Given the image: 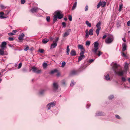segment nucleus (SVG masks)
I'll return each mask as SVG.
<instances>
[{
    "mask_svg": "<svg viewBox=\"0 0 130 130\" xmlns=\"http://www.w3.org/2000/svg\"><path fill=\"white\" fill-rule=\"evenodd\" d=\"M77 74L76 72L75 71H72L70 73L69 76H71L73 75H76Z\"/></svg>",
    "mask_w": 130,
    "mask_h": 130,
    "instance_id": "obj_17",
    "label": "nucleus"
},
{
    "mask_svg": "<svg viewBox=\"0 0 130 130\" xmlns=\"http://www.w3.org/2000/svg\"><path fill=\"white\" fill-rule=\"evenodd\" d=\"M101 24V22L100 21L96 25V27L98 28H99L100 27V25Z\"/></svg>",
    "mask_w": 130,
    "mask_h": 130,
    "instance_id": "obj_33",
    "label": "nucleus"
},
{
    "mask_svg": "<svg viewBox=\"0 0 130 130\" xmlns=\"http://www.w3.org/2000/svg\"><path fill=\"white\" fill-rule=\"evenodd\" d=\"M56 103L55 101H54L48 103L46 106V108H47V110H50L51 107H53L56 105Z\"/></svg>",
    "mask_w": 130,
    "mask_h": 130,
    "instance_id": "obj_3",
    "label": "nucleus"
},
{
    "mask_svg": "<svg viewBox=\"0 0 130 130\" xmlns=\"http://www.w3.org/2000/svg\"><path fill=\"white\" fill-rule=\"evenodd\" d=\"M76 5H77V2H76L73 4V5L72 7V10H73L75 9V8L76 7Z\"/></svg>",
    "mask_w": 130,
    "mask_h": 130,
    "instance_id": "obj_26",
    "label": "nucleus"
},
{
    "mask_svg": "<svg viewBox=\"0 0 130 130\" xmlns=\"http://www.w3.org/2000/svg\"><path fill=\"white\" fill-rule=\"evenodd\" d=\"M58 18V16L56 15H55L54 16V19L53 20H54L55 21H56Z\"/></svg>",
    "mask_w": 130,
    "mask_h": 130,
    "instance_id": "obj_41",
    "label": "nucleus"
},
{
    "mask_svg": "<svg viewBox=\"0 0 130 130\" xmlns=\"http://www.w3.org/2000/svg\"><path fill=\"white\" fill-rule=\"evenodd\" d=\"M9 40L10 41H12L13 40V38L9 37Z\"/></svg>",
    "mask_w": 130,
    "mask_h": 130,
    "instance_id": "obj_60",
    "label": "nucleus"
},
{
    "mask_svg": "<svg viewBox=\"0 0 130 130\" xmlns=\"http://www.w3.org/2000/svg\"><path fill=\"white\" fill-rule=\"evenodd\" d=\"M66 50V53H67V54L68 55H69L70 52V48L69 45H67V46Z\"/></svg>",
    "mask_w": 130,
    "mask_h": 130,
    "instance_id": "obj_24",
    "label": "nucleus"
},
{
    "mask_svg": "<svg viewBox=\"0 0 130 130\" xmlns=\"http://www.w3.org/2000/svg\"><path fill=\"white\" fill-rule=\"evenodd\" d=\"M40 9L38 7H34L32 8L30 10V11L32 13L37 12Z\"/></svg>",
    "mask_w": 130,
    "mask_h": 130,
    "instance_id": "obj_9",
    "label": "nucleus"
},
{
    "mask_svg": "<svg viewBox=\"0 0 130 130\" xmlns=\"http://www.w3.org/2000/svg\"><path fill=\"white\" fill-rule=\"evenodd\" d=\"M44 50L42 49H39L38 51V52H40L41 53H43L44 52Z\"/></svg>",
    "mask_w": 130,
    "mask_h": 130,
    "instance_id": "obj_44",
    "label": "nucleus"
},
{
    "mask_svg": "<svg viewBox=\"0 0 130 130\" xmlns=\"http://www.w3.org/2000/svg\"><path fill=\"white\" fill-rule=\"evenodd\" d=\"M123 5L122 4H121L119 6V11H121V9L123 7Z\"/></svg>",
    "mask_w": 130,
    "mask_h": 130,
    "instance_id": "obj_42",
    "label": "nucleus"
},
{
    "mask_svg": "<svg viewBox=\"0 0 130 130\" xmlns=\"http://www.w3.org/2000/svg\"><path fill=\"white\" fill-rule=\"evenodd\" d=\"M61 12L60 11L57 10L54 13L56 14V15L58 16V15H59L61 14Z\"/></svg>",
    "mask_w": 130,
    "mask_h": 130,
    "instance_id": "obj_22",
    "label": "nucleus"
},
{
    "mask_svg": "<svg viewBox=\"0 0 130 130\" xmlns=\"http://www.w3.org/2000/svg\"><path fill=\"white\" fill-rule=\"evenodd\" d=\"M47 64L46 62H44L43 64V67H45L47 66Z\"/></svg>",
    "mask_w": 130,
    "mask_h": 130,
    "instance_id": "obj_58",
    "label": "nucleus"
},
{
    "mask_svg": "<svg viewBox=\"0 0 130 130\" xmlns=\"http://www.w3.org/2000/svg\"><path fill=\"white\" fill-rule=\"evenodd\" d=\"M22 65V63H20L19 64L18 66V69H19L21 68Z\"/></svg>",
    "mask_w": 130,
    "mask_h": 130,
    "instance_id": "obj_52",
    "label": "nucleus"
},
{
    "mask_svg": "<svg viewBox=\"0 0 130 130\" xmlns=\"http://www.w3.org/2000/svg\"><path fill=\"white\" fill-rule=\"evenodd\" d=\"M62 84L64 86L66 85V83L64 80H63L61 82Z\"/></svg>",
    "mask_w": 130,
    "mask_h": 130,
    "instance_id": "obj_43",
    "label": "nucleus"
},
{
    "mask_svg": "<svg viewBox=\"0 0 130 130\" xmlns=\"http://www.w3.org/2000/svg\"><path fill=\"white\" fill-rule=\"evenodd\" d=\"M4 13L3 12H0V15H1V16H2L4 15Z\"/></svg>",
    "mask_w": 130,
    "mask_h": 130,
    "instance_id": "obj_62",
    "label": "nucleus"
},
{
    "mask_svg": "<svg viewBox=\"0 0 130 130\" xmlns=\"http://www.w3.org/2000/svg\"><path fill=\"white\" fill-rule=\"evenodd\" d=\"M84 51H81L80 53V56L79 57L78 59V62H79L82 60L85 57L84 55Z\"/></svg>",
    "mask_w": 130,
    "mask_h": 130,
    "instance_id": "obj_6",
    "label": "nucleus"
},
{
    "mask_svg": "<svg viewBox=\"0 0 130 130\" xmlns=\"http://www.w3.org/2000/svg\"><path fill=\"white\" fill-rule=\"evenodd\" d=\"M106 4V3L104 1L102 2L101 1V6L103 7H104L105 6Z\"/></svg>",
    "mask_w": 130,
    "mask_h": 130,
    "instance_id": "obj_25",
    "label": "nucleus"
},
{
    "mask_svg": "<svg viewBox=\"0 0 130 130\" xmlns=\"http://www.w3.org/2000/svg\"><path fill=\"white\" fill-rule=\"evenodd\" d=\"M93 29L92 28L90 29L89 30V35H90L91 36L93 35Z\"/></svg>",
    "mask_w": 130,
    "mask_h": 130,
    "instance_id": "obj_28",
    "label": "nucleus"
},
{
    "mask_svg": "<svg viewBox=\"0 0 130 130\" xmlns=\"http://www.w3.org/2000/svg\"><path fill=\"white\" fill-rule=\"evenodd\" d=\"M88 7L87 5L86 6L85 8V11H86L88 10Z\"/></svg>",
    "mask_w": 130,
    "mask_h": 130,
    "instance_id": "obj_51",
    "label": "nucleus"
},
{
    "mask_svg": "<svg viewBox=\"0 0 130 130\" xmlns=\"http://www.w3.org/2000/svg\"><path fill=\"white\" fill-rule=\"evenodd\" d=\"M59 37H57V38L56 39H55V41H54L53 42V43H57V42L58 41V40H59Z\"/></svg>",
    "mask_w": 130,
    "mask_h": 130,
    "instance_id": "obj_53",
    "label": "nucleus"
},
{
    "mask_svg": "<svg viewBox=\"0 0 130 130\" xmlns=\"http://www.w3.org/2000/svg\"><path fill=\"white\" fill-rule=\"evenodd\" d=\"M57 70L55 69L54 70H52L49 73L50 74H53L55 72H57Z\"/></svg>",
    "mask_w": 130,
    "mask_h": 130,
    "instance_id": "obj_37",
    "label": "nucleus"
},
{
    "mask_svg": "<svg viewBox=\"0 0 130 130\" xmlns=\"http://www.w3.org/2000/svg\"><path fill=\"white\" fill-rule=\"evenodd\" d=\"M71 31L70 29H69L67 32H65L63 35V36L64 37H67L70 34L69 32Z\"/></svg>",
    "mask_w": 130,
    "mask_h": 130,
    "instance_id": "obj_10",
    "label": "nucleus"
},
{
    "mask_svg": "<svg viewBox=\"0 0 130 130\" xmlns=\"http://www.w3.org/2000/svg\"><path fill=\"white\" fill-rule=\"evenodd\" d=\"M46 20L47 22H49L50 21V18L49 16L47 17L46 18Z\"/></svg>",
    "mask_w": 130,
    "mask_h": 130,
    "instance_id": "obj_48",
    "label": "nucleus"
},
{
    "mask_svg": "<svg viewBox=\"0 0 130 130\" xmlns=\"http://www.w3.org/2000/svg\"><path fill=\"white\" fill-rule=\"evenodd\" d=\"M75 83L74 82L73 80H72L71 81L70 86L71 87H73L75 84Z\"/></svg>",
    "mask_w": 130,
    "mask_h": 130,
    "instance_id": "obj_30",
    "label": "nucleus"
},
{
    "mask_svg": "<svg viewBox=\"0 0 130 130\" xmlns=\"http://www.w3.org/2000/svg\"><path fill=\"white\" fill-rule=\"evenodd\" d=\"M128 63H125V65L124 66V68L125 69L127 70L128 68Z\"/></svg>",
    "mask_w": 130,
    "mask_h": 130,
    "instance_id": "obj_39",
    "label": "nucleus"
},
{
    "mask_svg": "<svg viewBox=\"0 0 130 130\" xmlns=\"http://www.w3.org/2000/svg\"><path fill=\"white\" fill-rule=\"evenodd\" d=\"M4 49H2V48L0 50V55H3L4 54V52L3 51Z\"/></svg>",
    "mask_w": 130,
    "mask_h": 130,
    "instance_id": "obj_35",
    "label": "nucleus"
},
{
    "mask_svg": "<svg viewBox=\"0 0 130 130\" xmlns=\"http://www.w3.org/2000/svg\"><path fill=\"white\" fill-rule=\"evenodd\" d=\"M101 1H100L99 4L97 5V8H98L100 7V6H101Z\"/></svg>",
    "mask_w": 130,
    "mask_h": 130,
    "instance_id": "obj_47",
    "label": "nucleus"
},
{
    "mask_svg": "<svg viewBox=\"0 0 130 130\" xmlns=\"http://www.w3.org/2000/svg\"><path fill=\"white\" fill-rule=\"evenodd\" d=\"M25 2V0H21V3L22 4H24Z\"/></svg>",
    "mask_w": 130,
    "mask_h": 130,
    "instance_id": "obj_55",
    "label": "nucleus"
},
{
    "mask_svg": "<svg viewBox=\"0 0 130 130\" xmlns=\"http://www.w3.org/2000/svg\"><path fill=\"white\" fill-rule=\"evenodd\" d=\"M29 48V47L27 45V46H25V48L24 49V50L25 51H27Z\"/></svg>",
    "mask_w": 130,
    "mask_h": 130,
    "instance_id": "obj_46",
    "label": "nucleus"
},
{
    "mask_svg": "<svg viewBox=\"0 0 130 130\" xmlns=\"http://www.w3.org/2000/svg\"><path fill=\"white\" fill-rule=\"evenodd\" d=\"M31 70H32V72L37 74L40 73L41 72V70H38V68L35 66L32 67Z\"/></svg>",
    "mask_w": 130,
    "mask_h": 130,
    "instance_id": "obj_5",
    "label": "nucleus"
},
{
    "mask_svg": "<svg viewBox=\"0 0 130 130\" xmlns=\"http://www.w3.org/2000/svg\"><path fill=\"white\" fill-rule=\"evenodd\" d=\"M89 35L88 33L86 32V35H85V38H87L89 37Z\"/></svg>",
    "mask_w": 130,
    "mask_h": 130,
    "instance_id": "obj_54",
    "label": "nucleus"
},
{
    "mask_svg": "<svg viewBox=\"0 0 130 130\" xmlns=\"http://www.w3.org/2000/svg\"><path fill=\"white\" fill-rule=\"evenodd\" d=\"M0 7L2 10H3L5 9L6 8V7L2 4H1L0 5Z\"/></svg>",
    "mask_w": 130,
    "mask_h": 130,
    "instance_id": "obj_23",
    "label": "nucleus"
},
{
    "mask_svg": "<svg viewBox=\"0 0 130 130\" xmlns=\"http://www.w3.org/2000/svg\"><path fill=\"white\" fill-rule=\"evenodd\" d=\"M107 36L106 34L104 35L102 37V39H104L107 37Z\"/></svg>",
    "mask_w": 130,
    "mask_h": 130,
    "instance_id": "obj_61",
    "label": "nucleus"
},
{
    "mask_svg": "<svg viewBox=\"0 0 130 130\" xmlns=\"http://www.w3.org/2000/svg\"><path fill=\"white\" fill-rule=\"evenodd\" d=\"M24 36V34L23 33H22L20 35H19L18 37V39L19 40H22L23 39Z\"/></svg>",
    "mask_w": 130,
    "mask_h": 130,
    "instance_id": "obj_19",
    "label": "nucleus"
},
{
    "mask_svg": "<svg viewBox=\"0 0 130 130\" xmlns=\"http://www.w3.org/2000/svg\"><path fill=\"white\" fill-rule=\"evenodd\" d=\"M105 113L103 112L100 111H98L96 112L95 113V117H97L101 116H105Z\"/></svg>",
    "mask_w": 130,
    "mask_h": 130,
    "instance_id": "obj_8",
    "label": "nucleus"
},
{
    "mask_svg": "<svg viewBox=\"0 0 130 130\" xmlns=\"http://www.w3.org/2000/svg\"><path fill=\"white\" fill-rule=\"evenodd\" d=\"M94 59H91L89 60L88 61V65L90 64L91 63L93 62L94 61Z\"/></svg>",
    "mask_w": 130,
    "mask_h": 130,
    "instance_id": "obj_34",
    "label": "nucleus"
},
{
    "mask_svg": "<svg viewBox=\"0 0 130 130\" xmlns=\"http://www.w3.org/2000/svg\"><path fill=\"white\" fill-rule=\"evenodd\" d=\"M117 27L118 28L119 27H120V24L119 23H117Z\"/></svg>",
    "mask_w": 130,
    "mask_h": 130,
    "instance_id": "obj_64",
    "label": "nucleus"
},
{
    "mask_svg": "<svg viewBox=\"0 0 130 130\" xmlns=\"http://www.w3.org/2000/svg\"><path fill=\"white\" fill-rule=\"evenodd\" d=\"M95 54V55H98L99 56H100L101 55H102L103 54V53L99 51H98L97 52H96V53L93 52Z\"/></svg>",
    "mask_w": 130,
    "mask_h": 130,
    "instance_id": "obj_14",
    "label": "nucleus"
},
{
    "mask_svg": "<svg viewBox=\"0 0 130 130\" xmlns=\"http://www.w3.org/2000/svg\"><path fill=\"white\" fill-rule=\"evenodd\" d=\"M63 15L62 14H61L58 16V18L59 19H61L63 18Z\"/></svg>",
    "mask_w": 130,
    "mask_h": 130,
    "instance_id": "obj_36",
    "label": "nucleus"
},
{
    "mask_svg": "<svg viewBox=\"0 0 130 130\" xmlns=\"http://www.w3.org/2000/svg\"><path fill=\"white\" fill-rule=\"evenodd\" d=\"M101 28L100 27L99 28H98L96 29V34H97L98 35L99 34V31L101 29Z\"/></svg>",
    "mask_w": 130,
    "mask_h": 130,
    "instance_id": "obj_32",
    "label": "nucleus"
},
{
    "mask_svg": "<svg viewBox=\"0 0 130 130\" xmlns=\"http://www.w3.org/2000/svg\"><path fill=\"white\" fill-rule=\"evenodd\" d=\"M122 55H123L124 57H126L127 56H126V55L124 53V52H122Z\"/></svg>",
    "mask_w": 130,
    "mask_h": 130,
    "instance_id": "obj_56",
    "label": "nucleus"
},
{
    "mask_svg": "<svg viewBox=\"0 0 130 130\" xmlns=\"http://www.w3.org/2000/svg\"><path fill=\"white\" fill-rule=\"evenodd\" d=\"M127 25L128 26H130V20L128 21L127 22Z\"/></svg>",
    "mask_w": 130,
    "mask_h": 130,
    "instance_id": "obj_57",
    "label": "nucleus"
},
{
    "mask_svg": "<svg viewBox=\"0 0 130 130\" xmlns=\"http://www.w3.org/2000/svg\"><path fill=\"white\" fill-rule=\"evenodd\" d=\"M6 44L7 43L5 42L4 41L2 42L1 47L2 49H4L6 47L5 46L6 45Z\"/></svg>",
    "mask_w": 130,
    "mask_h": 130,
    "instance_id": "obj_13",
    "label": "nucleus"
},
{
    "mask_svg": "<svg viewBox=\"0 0 130 130\" xmlns=\"http://www.w3.org/2000/svg\"><path fill=\"white\" fill-rule=\"evenodd\" d=\"M123 47L122 51L124 52L126 50L127 46L126 44L125 43H123L122 44Z\"/></svg>",
    "mask_w": 130,
    "mask_h": 130,
    "instance_id": "obj_16",
    "label": "nucleus"
},
{
    "mask_svg": "<svg viewBox=\"0 0 130 130\" xmlns=\"http://www.w3.org/2000/svg\"><path fill=\"white\" fill-rule=\"evenodd\" d=\"M62 24L63 26V27L64 28H65L66 27V23L65 22H62Z\"/></svg>",
    "mask_w": 130,
    "mask_h": 130,
    "instance_id": "obj_49",
    "label": "nucleus"
},
{
    "mask_svg": "<svg viewBox=\"0 0 130 130\" xmlns=\"http://www.w3.org/2000/svg\"><path fill=\"white\" fill-rule=\"evenodd\" d=\"M69 18L68 19L69 20V21H72V16L71 15H69L68 16Z\"/></svg>",
    "mask_w": 130,
    "mask_h": 130,
    "instance_id": "obj_45",
    "label": "nucleus"
},
{
    "mask_svg": "<svg viewBox=\"0 0 130 130\" xmlns=\"http://www.w3.org/2000/svg\"><path fill=\"white\" fill-rule=\"evenodd\" d=\"M8 35L10 36H13L14 35V34L13 32H10L8 33Z\"/></svg>",
    "mask_w": 130,
    "mask_h": 130,
    "instance_id": "obj_59",
    "label": "nucleus"
},
{
    "mask_svg": "<svg viewBox=\"0 0 130 130\" xmlns=\"http://www.w3.org/2000/svg\"><path fill=\"white\" fill-rule=\"evenodd\" d=\"M49 41V39L44 38L42 40V42L44 44H46Z\"/></svg>",
    "mask_w": 130,
    "mask_h": 130,
    "instance_id": "obj_21",
    "label": "nucleus"
},
{
    "mask_svg": "<svg viewBox=\"0 0 130 130\" xmlns=\"http://www.w3.org/2000/svg\"><path fill=\"white\" fill-rule=\"evenodd\" d=\"M46 91V89H42L40 90L39 92V94L41 95H43Z\"/></svg>",
    "mask_w": 130,
    "mask_h": 130,
    "instance_id": "obj_11",
    "label": "nucleus"
},
{
    "mask_svg": "<svg viewBox=\"0 0 130 130\" xmlns=\"http://www.w3.org/2000/svg\"><path fill=\"white\" fill-rule=\"evenodd\" d=\"M114 39L113 36L112 35H110L107 36L105 41L106 43L109 44L112 42Z\"/></svg>",
    "mask_w": 130,
    "mask_h": 130,
    "instance_id": "obj_2",
    "label": "nucleus"
},
{
    "mask_svg": "<svg viewBox=\"0 0 130 130\" xmlns=\"http://www.w3.org/2000/svg\"><path fill=\"white\" fill-rule=\"evenodd\" d=\"M114 73L120 76H122L124 72L121 70V68L120 65L116 63H114L112 67Z\"/></svg>",
    "mask_w": 130,
    "mask_h": 130,
    "instance_id": "obj_1",
    "label": "nucleus"
},
{
    "mask_svg": "<svg viewBox=\"0 0 130 130\" xmlns=\"http://www.w3.org/2000/svg\"><path fill=\"white\" fill-rule=\"evenodd\" d=\"M121 79L122 82H125L126 80V79L124 77H122Z\"/></svg>",
    "mask_w": 130,
    "mask_h": 130,
    "instance_id": "obj_40",
    "label": "nucleus"
},
{
    "mask_svg": "<svg viewBox=\"0 0 130 130\" xmlns=\"http://www.w3.org/2000/svg\"><path fill=\"white\" fill-rule=\"evenodd\" d=\"M104 79L106 80H110V78L108 73H106L104 75Z\"/></svg>",
    "mask_w": 130,
    "mask_h": 130,
    "instance_id": "obj_12",
    "label": "nucleus"
},
{
    "mask_svg": "<svg viewBox=\"0 0 130 130\" xmlns=\"http://www.w3.org/2000/svg\"><path fill=\"white\" fill-rule=\"evenodd\" d=\"M78 47L79 49H80L81 50H83V51H84V52L85 49L84 48L83 45L79 44L78 45Z\"/></svg>",
    "mask_w": 130,
    "mask_h": 130,
    "instance_id": "obj_18",
    "label": "nucleus"
},
{
    "mask_svg": "<svg viewBox=\"0 0 130 130\" xmlns=\"http://www.w3.org/2000/svg\"><path fill=\"white\" fill-rule=\"evenodd\" d=\"M115 118L116 119H118V120H121V119L122 118L121 117H120V116H119L118 115H115Z\"/></svg>",
    "mask_w": 130,
    "mask_h": 130,
    "instance_id": "obj_29",
    "label": "nucleus"
},
{
    "mask_svg": "<svg viewBox=\"0 0 130 130\" xmlns=\"http://www.w3.org/2000/svg\"><path fill=\"white\" fill-rule=\"evenodd\" d=\"M57 43H55V42L51 44V48H54L57 46Z\"/></svg>",
    "mask_w": 130,
    "mask_h": 130,
    "instance_id": "obj_20",
    "label": "nucleus"
},
{
    "mask_svg": "<svg viewBox=\"0 0 130 130\" xmlns=\"http://www.w3.org/2000/svg\"><path fill=\"white\" fill-rule=\"evenodd\" d=\"M85 23L88 27H90L91 26V23H89L88 21H86Z\"/></svg>",
    "mask_w": 130,
    "mask_h": 130,
    "instance_id": "obj_27",
    "label": "nucleus"
},
{
    "mask_svg": "<svg viewBox=\"0 0 130 130\" xmlns=\"http://www.w3.org/2000/svg\"><path fill=\"white\" fill-rule=\"evenodd\" d=\"M53 89L54 91H56L59 88V85L57 83L54 82L52 86Z\"/></svg>",
    "mask_w": 130,
    "mask_h": 130,
    "instance_id": "obj_7",
    "label": "nucleus"
},
{
    "mask_svg": "<svg viewBox=\"0 0 130 130\" xmlns=\"http://www.w3.org/2000/svg\"><path fill=\"white\" fill-rule=\"evenodd\" d=\"M70 54L72 56H73L76 55V53L74 50H72L70 52Z\"/></svg>",
    "mask_w": 130,
    "mask_h": 130,
    "instance_id": "obj_15",
    "label": "nucleus"
},
{
    "mask_svg": "<svg viewBox=\"0 0 130 130\" xmlns=\"http://www.w3.org/2000/svg\"><path fill=\"white\" fill-rule=\"evenodd\" d=\"M94 48L92 50V51L93 52L95 53L96 52H97L99 48L98 46L99 45V43L97 41H96L94 43Z\"/></svg>",
    "mask_w": 130,
    "mask_h": 130,
    "instance_id": "obj_4",
    "label": "nucleus"
},
{
    "mask_svg": "<svg viewBox=\"0 0 130 130\" xmlns=\"http://www.w3.org/2000/svg\"><path fill=\"white\" fill-rule=\"evenodd\" d=\"M90 44V42L89 41H86V46H89Z\"/></svg>",
    "mask_w": 130,
    "mask_h": 130,
    "instance_id": "obj_38",
    "label": "nucleus"
},
{
    "mask_svg": "<svg viewBox=\"0 0 130 130\" xmlns=\"http://www.w3.org/2000/svg\"><path fill=\"white\" fill-rule=\"evenodd\" d=\"M114 96L113 95H110L108 97V98L109 100H112L114 98Z\"/></svg>",
    "mask_w": 130,
    "mask_h": 130,
    "instance_id": "obj_31",
    "label": "nucleus"
},
{
    "mask_svg": "<svg viewBox=\"0 0 130 130\" xmlns=\"http://www.w3.org/2000/svg\"><path fill=\"white\" fill-rule=\"evenodd\" d=\"M22 71L24 72H27V70L25 68H24L22 69Z\"/></svg>",
    "mask_w": 130,
    "mask_h": 130,
    "instance_id": "obj_63",
    "label": "nucleus"
},
{
    "mask_svg": "<svg viewBox=\"0 0 130 130\" xmlns=\"http://www.w3.org/2000/svg\"><path fill=\"white\" fill-rule=\"evenodd\" d=\"M66 64V62L64 61H63L62 63L61 67H64Z\"/></svg>",
    "mask_w": 130,
    "mask_h": 130,
    "instance_id": "obj_50",
    "label": "nucleus"
}]
</instances>
